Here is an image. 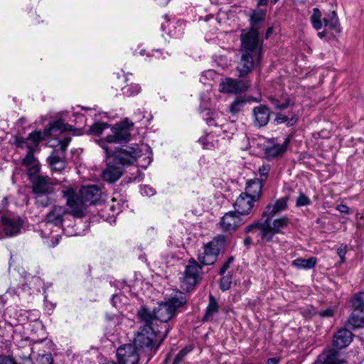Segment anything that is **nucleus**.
<instances>
[{"label": "nucleus", "instance_id": "42", "mask_svg": "<svg viewBox=\"0 0 364 364\" xmlns=\"http://www.w3.org/2000/svg\"><path fill=\"white\" fill-rule=\"evenodd\" d=\"M14 143L17 147L27 148L28 151H31L33 153V150H32L31 145L30 144L28 137L26 139L23 137H16Z\"/></svg>", "mask_w": 364, "mask_h": 364}, {"label": "nucleus", "instance_id": "20", "mask_svg": "<svg viewBox=\"0 0 364 364\" xmlns=\"http://www.w3.org/2000/svg\"><path fill=\"white\" fill-rule=\"evenodd\" d=\"M289 140L287 139L282 144L269 143L264 147L265 157L269 159H274L282 157L287 151Z\"/></svg>", "mask_w": 364, "mask_h": 364}, {"label": "nucleus", "instance_id": "11", "mask_svg": "<svg viewBox=\"0 0 364 364\" xmlns=\"http://www.w3.org/2000/svg\"><path fill=\"white\" fill-rule=\"evenodd\" d=\"M24 220L19 216H2L1 228L3 232H0V239L4 235L7 237H14L21 233L23 228Z\"/></svg>", "mask_w": 364, "mask_h": 364}, {"label": "nucleus", "instance_id": "34", "mask_svg": "<svg viewBox=\"0 0 364 364\" xmlns=\"http://www.w3.org/2000/svg\"><path fill=\"white\" fill-rule=\"evenodd\" d=\"M218 311V305L213 295L209 296V304L206 308L203 321H208Z\"/></svg>", "mask_w": 364, "mask_h": 364}, {"label": "nucleus", "instance_id": "33", "mask_svg": "<svg viewBox=\"0 0 364 364\" xmlns=\"http://www.w3.org/2000/svg\"><path fill=\"white\" fill-rule=\"evenodd\" d=\"M266 16V10L257 9L253 10L250 15V21L252 28H257L259 23L264 21Z\"/></svg>", "mask_w": 364, "mask_h": 364}, {"label": "nucleus", "instance_id": "13", "mask_svg": "<svg viewBox=\"0 0 364 364\" xmlns=\"http://www.w3.org/2000/svg\"><path fill=\"white\" fill-rule=\"evenodd\" d=\"M117 356L118 364H138L139 360L136 348L132 344L118 348Z\"/></svg>", "mask_w": 364, "mask_h": 364}, {"label": "nucleus", "instance_id": "48", "mask_svg": "<svg viewBox=\"0 0 364 364\" xmlns=\"http://www.w3.org/2000/svg\"><path fill=\"white\" fill-rule=\"evenodd\" d=\"M140 193L143 196H151L154 195L155 190L148 185H144L140 188Z\"/></svg>", "mask_w": 364, "mask_h": 364}, {"label": "nucleus", "instance_id": "26", "mask_svg": "<svg viewBox=\"0 0 364 364\" xmlns=\"http://www.w3.org/2000/svg\"><path fill=\"white\" fill-rule=\"evenodd\" d=\"M258 37L257 28L242 30L240 34L241 46H258Z\"/></svg>", "mask_w": 364, "mask_h": 364}, {"label": "nucleus", "instance_id": "60", "mask_svg": "<svg viewBox=\"0 0 364 364\" xmlns=\"http://www.w3.org/2000/svg\"><path fill=\"white\" fill-rule=\"evenodd\" d=\"M252 243V239L250 237H246L244 240L245 246L248 247Z\"/></svg>", "mask_w": 364, "mask_h": 364}, {"label": "nucleus", "instance_id": "31", "mask_svg": "<svg viewBox=\"0 0 364 364\" xmlns=\"http://www.w3.org/2000/svg\"><path fill=\"white\" fill-rule=\"evenodd\" d=\"M348 323L353 328H360L364 326V311L354 308L348 318Z\"/></svg>", "mask_w": 364, "mask_h": 364}, {"label": "nucleus", "instance_id": "45", "mask_svg": "<svg viewBox=\"0 0 364 364\" xmlns=\"http://www.w3.org/2000/svg\"><path fill=\"white\" fill-rule=\"evenodd\" d=\"M36 364H53V358L50 353L39 355Z\"/></svg>", "mask_w": 364, "mask_h": 364}, {"label": "nucleus", "instance_id": "62", "mask_svg": "<svg viewBox=\"0 0 364 364\" xmlns=\"http://www.w3.org/2000/svg\"><path fill=\"white\" fill-rule=\"evenodd\" d=\"M207 124L209 126L216 125V124L214 122V119L211 118L207 119Z\"/></svg>", "mask_w": 364, "mask_h": 364}, {"label": "nucleus", "instance_id": "10", "mask_svg": "<svg viewBox=\"0 0 364 364\" xmlns=\"http://www.w3.org/2000/svg\"><path fill=\"white\" fill-rule=\"evenodd\" d=\"M201 267L194 259H191L186 265L183 279L182 288L186 291H191L198 282Z\"/></svg>", "mask_w": 364, "mask_h": 364}, {"label": "nucleus", "instance_id": "54", "mask_svg": "<svg viewBox=\"0 0 364 364\" xmlns=\"http://www.w3.org/2000/svg\"><path fill=\"white\" fill-rule=\"evenodd\" d=\"M340 213H349V208L343 204H340L337 206L336 208Z\"/></svg>", "mask_w": 364, "mask_h": 364}, {"label": "nucleus", "instance_id": "1", "mask_svg": "<svg viewBox=\"0 0 364 364\" xmlns=\"http://www.w3.org/2000/svg\"><path fill=\"white\" fill-rule=\"evenodd\" d=\"M133 125L134 124L127 119L114 124L111 128V134L105 139H100L98 144L105 151L107 159H114V162L122 166L132 165L139 158L144 156V164H141V166L146 168L151 162V150L147 145L125 146L114 152L109 146V144H122L129 141L131 138L130 129Z\"/></svg>", "mask_w": 364, "mask_h": 364}, {"label": "nucleus", "instance_id": "39", "mask_svg": "<svg viewBox=\"0 0 364 364\" xmlns=\"http://www.w3.org/2000/svg\"><path fill=\"white\" fill-rule=\"evenodd\" d=\"M245 104V100L242 97H237L235 100L231 104L230 107V112L232 114L238 113L244 107Z\"/></svg>", "mask_w": 364, "mask_h": 364}, {"label": "nucleus", "instance_id": "27", "mask_svg": "<svg viewBox=\"0 0 364 364\" xmlns=\"http://www.w3.org/2000/svg\"><path fill=\"white\" fill-rule=\"evenodd\" d=\"M167 25L162 24V29L172 38H181L183 33L185 23L182 21H177L176 22H167Z\"/></svg>", "mask_w": 364, "mask_h": 364}, {"label": "nucleus", "instance_id": "21", "mask_svg": "<svg viewBox=\"0 0 364 364\" xmlns=\"http://www.w3.org/2000/svg\"><path fill=\"white\" fill-rule=\"evenodd\" d=\"M289 197L285 196L277 200L274 203H270L265 208L263 216L272 218L275 215L287 210Z\"/></svg>", "mask_w": 364, "mask_h": 364}, {"label": "nucleus", "instance_id": "7", "mask_svg": "<svg viewBox=\"0 0 364 364\" xmlns=\"http://www.w3.org/2000/svg\"><path fill=\"white\" fill-rule=\"evenodd\" d=\"M290 224V219L287 216H282L274 220L266 218L262 225V238L267 242L272 240L274 235L282 234L283 230Z\"/></svg>", "mask_w": 364, "mask_h": 364}, {"label": "nucleus", "instance_id": "25", "mask_svg": "<svg viewBox=\"0 0 364 364\" xmlns=\"http://www.w3.org/2000/svg\"><path fill=\"white\" fill-rule=\"evenodd\" d=\"M262 182L255 178L247 181L245 193L252 196L253 199L259 200L262 194Z\"/></svg>", "mask_w": 364, "mask_h": 364}, {"label": "nucleus", "instance_id": "19", "mask_svg": "<svg viewBox=\"0 0 364 364\" xmlns=\"http://www.w3.org/2000/svg\"><path fill=\"white\" fill-rule=\"evenodd\" d=\"M70 211L68 212V209L61 205H55L47 213L46 220L48 223L53 224L55 226L62 225L64 217Z\"/></svg>", "mask_w": 364, "mask_h": 364}, {"label": "nucleus", "instance_id": "64", "mask_svg": "<svg viewBox=\"0 0 364 364\" xmlns=\"http://www.w3.org/2000/svg\"><path fill=\"white\" fill-rule=\"evenodd\" d=\"M272 33V28H269L266 33V38H268L269 35Z\"/></svg>", "mask_w": 364, "mask_h": 364}, {"label": "nucleus", "instance_id": "59", "mask_svg": "<svg viewBox=\"0 0 364 364\" xmlns=\"http://www.w3.org/2000/svg\"><path fill=\"white\" fill-rule=\"evenodd\" d=\"M119 296L118 295H114L112 299V304L115 307H117V300H119Z\"/></svg>", "mask_w": 364, "mask_h": 364}, {"label": "nucleus", "instance_id": "28", "mask_svg": "<svg viewBox=\"0 0 364 364\" xmlns=\"http://www.w3.org/2000/svg\"><path fill=\"white\" fill-rule=\"evenodd\" d=\"M338 353L334 349H331L320 355L314 364H342L343 360L338 358Z\"/></svg>", "mask_w": 364, "mask_h": 364}, {"label": "nucleus", "instance_id": "37", "mask_svg": "<svg viewBox=\"0 0 364 364\" xmlns=\"http://www.w3.org/2000/svg\"><path fill=\"white\" fill-rule=\"evenodd\" d=\"M271 169V165H269V164H263L258 168V173L259 178L257 179L262 181V183L265 182L269 177Z\"/></svg>", "mask_w": 364, "mask_h": 364}, {"label": "nucleus", "instance_id": "46", "mask_svg": "<svg viewBox=\"0 0 364 364\" xmlns=\"http://www.w3.org/2000/svg\"><path fill=\"white\" fill-rule=\"evenodd\" d=\"M191 350V348H188V347L183 348L181 349L178 354L176 355L174 358L175 364H179L183 358Z\"/></svg>", "mask_w": 364, "mask_h": 364}, {"label": "nucleus", "instance_id": "44", "mask_svg": "<svg viewBox=\"0 0 364 364\" xmlns=\"http://www.w3.org/2000/svg\"><path fill=\"white\" fill-rule=\"evenodd\" d=\"M311 203V200L309 197L303 193H300L296 200V207H302L309 205Z\"/></svg>", "mask_w": 364, "mask_h": 364}, {"label": "nucleus", "instance_id": "41", "mask_svg": "<svg viewBox=\"0 0 364 364\" xmlns=\"http://www.w3.org/2000/svg\"><path fill=\"white\" fill-rule=\"evenodd\" d=\"M71 141V137L68 135H65L60 139H56L53 141L54 143H57V146L59 147V149L63 153L65 151L68 145Z\"/></svg>", "mask_w": 364, "mask_h": 364}, {"label": "nucleus", "instance_id": "56", "mask_svg": "<svg viewBox=\"0 0 364 364\" xmlns=\"http://www.w3.org/2000/svg\"><path fill=\"white\" fill-rule=\"evenodd\" d=\"M321 315L325 317H331L333 315V311L332 309H326L321 312Z\"/></svg>", "mask_w": 364, "mask_h": 364}, {"label": "nucleus", "instance_id": "57", "mask_svg": "<svg viewBox=\"0 0 364 364\" xmlns=\"http://www.w3.org/2000/svg\"><path fill=\"white\" fill-rule=\"evenodd\" d=\"M279 362V359L277 358H269L267 361V364H278Z\"/></svg>", "mask_w": 364, "mask_h": 364}, {"label": "nucleus", "instance_id": "61", "mask_svg": "<svg viewBox=\"0 0 364 364\" xmlns=\"http://www.w3.org/2000/svg\"><path fill=\"white\" fill-rule=\"evenodd\" d=\"M15 293H16V291H15V290H14L13 288H9V289L6 291L5 296H7V295H9H9H11V294H15Z\"/></svg>", "mask_w": 364, "mask_h": 364}, {"label": "nucleus", "instance_id": "55", "mask_svg": "<svg viewBox=\"0 0 364 364\" xmlns=\"http://www.w3.org/2000/svg\"><path fill=\"white\" fill-rule=\"evenodd\" d=\"M279 0H271L272 4H275L277 3ZM268 3V0H257V4L258 6H266Z\"/></svg>", "mask_w": 364, "mask_h": 364}, {"label": "nucleus", "instance_id": "22", "mask_svg": "<svg viewBox=\"0 0 364 364\" xmlns=\"http://www.w3.org/2000/svg\"><path fill=\"white\" fill-rule=\"evenodd\" d=\"M23 165L26 166L28 179L31 181L32 178H37L40 176L38 173L40 171V166L38 161L34 157L31 151H28L26 157L23 160Z\"/></svg>", "mask_w": 364, "mask_h": 364}, {"label": "nucleus", "instance_id": "49", "mask_svg": "<svg viewBox=\"0 0 364 364\" xmlns=\"http://www.w3.org/2000/svg\"><path fill=\"white\" fill-rule=\"evenodd\" d=\"M347 246L346 245H341L337 250L338 255L340 257L341 263H343L346 261L345 255L346 254Z\"/></svg>", "mask_w": 364, "mask_h": 364}, {"label": "nucleus", "instance_id": "6", "mask_svg": "<svg viewBox=\"0 0 364 364\" xmlns=\"http://www.w3.org/2000/svg\"><path fill=\"white\" fill-rule=\"evenodd\" d=\"M73 126L64 123L61 119L54 121L49 124L48 127L46 128L43 132L41 131H35L29 134L28 138L31 145L32 150L36 148L39 143L45 138V136L55 134L58 132H65L71 131Z\"/></svg>", "mask_w": 364, "mask_h": 364}, {"label": "nucleus", "instance_id": "16", "mask_svg": "<svg viewBox=\"0 0 364 364\" xmlns=\"http://www.w3.org/2000/svg\"><path fill=\"white\" fill-rule=\"evenodd\" d=\"M241 215L236 211H230L224 215L220 220L221 228L225 232L235 230L245 223Z\"/></svg>", "mask_w": 364, "mask_h": 364}, {"label": "nucleus", "instance_id": "24", "mask_svg": "<svg viewBox=\"0 0 364 364\" xmlns=\"http://www.w3.org/2000/svg\"><path fill=\"white\" fill-rule=\"evenodd\" d=\"M353 334L347 329H340L334 335L333 344L338 349L348 346L352 341Z\"/></svg>", "mask_w": 364, "mask_h": 364}, {"label": "nucleus", "instance_id": "15", "mask_svg": "<svg viewBox=\"0 0 364 364\" xmlns=\"http://www.w3.org/2000/svg\"><path fill=\"white\" fill-rule=\"evenodd\" d=\"M149 314L153 318L151 321V325L156 327L158 326V321L162 323L168 322L174 315V312L172 311L171 307L167 305L166 303L161 304L157 309L151 311L149 309Z\"/></svg>", "mask_w": 364, "mask_h": 364}, {"label": "nucleus", "instance_id": "14", "mask_svg": "<svg viewBox=\"0 0 364 364\" xmlns=\"http://www.w3.org/2000/svg\"><path fill=\"white\" fill-rule=\"evenodd\" d=\"M33 191L37 196L38 201L40 202L41 198L44 195H48L54 191L53 183L50 182L48 177L38 176L32 178Z\"/></svg>", "mask_w": 364, "mask_h": 364}, {"label": "nucleus", "instance_id": "40", "mask_svg": "<svg viewBox=\"0 0 364 364\" xmlns=\"http://www.w3.org/2000/svg\"><path fill=\"white\" fill-rule=\"evenodd\" d=\"M108 127L109 125L107 123L95 122L90 127V132L93 134L100 135L105 129L108 128Z\"/></svg>", "mask_w": 364, "mask_h": 364}, {"label": "nucleus", "instance_id": "35", "mask_svg": "<svg viewBox=\"0 0 364 364\" xmlns=\"http://www.w3.org/2000/svg\"><path fill=\"white\" fill-rule=\"evenodd\" d=\"M42 281L38 277H31L28 283L23 284L22 289L25 291L28 290L40 291V287L42 285Z\"/></svg>", "mask_w": 364, "mask_h": 364}, {"label": "nucleus", "instance_id": "63", "mask_svg": "<svg viewBox=\"0 0 364 364\" xmlns=\"http://www.w3.org/2000/svg\"><path fill=\"white\" fill-rule=\"evenodd\" d=\"M325 36H326V32H325V31H321V32H318V36L320 38H323Z\"/></svg>", "mask_w": 364, "mask_h": 364}, {"label": "nucleus", "instance_id": "18", "mask_svg": "<svg viewBox=\"0 0 364 364\" xmlns=\"http://www.w3.org/2000/svg\"><path fill=\"white\" fill-rule=\"evenodd\" d=\"M108 160L107 168L102 171V178L109 182L114 183L117 181L122 175V166L116 162L114 159H107Z\"/></svg>", "mask_w": 364, "mask_h": 364}, {"label": "nucleus", "instance_id": "17", "mask_svg": "<svg viewBox=\"0 0 364 364\" xmlns=\"http://www.w3.org/2000/svg\"><path fill=\"white\" fill-rule=\"evenodd\" d=\"M257 201L245 193H242L234 203L235 211L240 215H249L254 207V203Z\"/></svg>", "mask_w": 364, "mask_h": 364}, {"label": "nucleus", "instance_id": "3", "mask_svg": "<svg viewBox=\"0 0 364 364\" xmlns=\"http://www.w3.org/2000/svg\"><path fill=\"white\" fill-rule=\"evenodd\" d=\"M63 196L66 198L67 205L70 209V214L76 218H82L85 215L84 206L96 203L101 197V190L97 186H82L79 195L73 188H64Z\"/></svg>", "mask_w": 364, "mask_h": 364}, {"label": "nucleus", "instance_id": "58", "mask_svg": "<svg viewBox=\"0 0 364 364\" xmlns=\"http://www.w3.org/2000/svg\"><path fill=\"white\" fill-rule=\"evenodd\" d=\"M169 1L170 0H155L156 4L161 6L167 5V4L168 3Z\"/></svg>", "mask_w": 364, "mask_h": 364}, {"label": "nucleus", "instance_id": "29", "mask_svg": "<svg viewBox=\"0 0 364 364\" xmlns=\"http://www.w3.org/2000/svg\"><path fill=\"white\" fill-rule=\"evenodd\" d=\"M163 54L161 49H154L151 47H137L134 51V55L136 56H141L145 60L150 59L151 57H155L156 58H160Z\"/></svg>", "mask_w": 364, "mask_h": 364}, {"label": "nucleus", "instance_id": "32", "mask_svg": "<svg viewBox=\"0 0 364 364\" xmlns=\"http://www.w3.org/2000/svg\"><path fill=\"white\" fill-rule=\"evenodd\" d=\"M165 303L171 307L172 311L175 313L178 308L183 306L186 303V298L183 293L177 292Z\"/></svg>", "mask_w": 364, "mask_h": 364}, {"label": "nucleus", "instance_id": "5", "mask_svg": "<svg viewBox=\"0 0 364 364\" xmlns=\"http://www.w3.org/2000/svg\"><path fill=\"white\" fill-rule=\"evenodd\" d=\"M269 99L276 109L282 111L287 108H290L287 114H284L282 112L277 114L275 121L277 124L287 123L288 127H291L296 123L298 114L296 112L294 104L291 102L290 98L277 99L274 97H270Z\"/></svg>", "mask_w": 364, "mask_h": 364}, {"label": "nucleus", "instance_id": "50", "mask_svg": "<svg viewBox=\"0 0 364 364\" xmlns=\"http://www.w3.org/2000/svg\"><path fill=\"white\" fill-rule=\"evenodd\" d=\"M234 258L232 257H230L228 260L223 264L222 267L220 269L219 274L223 275L230 267V264L232 263Z\"/></svg>", "mask_w": 364, "mask_h": 364}, {"label": "nucleus", "instance_id": "12", "mask_svg": "<svg viewBox=\"0 0 364 364\" xmlns=\"http://www.w3.org/2000/svg\"><path fill=\"white\" fill-rule=\"evenodd\" d=\"M250 87V81L247 80H236L225 78L219 85V90L227 94H237L244 92Z\"/></svg>", "mask_w": 364, "mask_h": 364}, {"label": "nucleus", "instance_id": "4", "mask_svg": "<svg viewBox=\"0 0 364 364\" xmlns=\"http://www.w3.org/2000/svg\"><path fill=\"white\" fill-rule=\"evenodd\" d=\"M262 47H242L240 60L237 66L238 76H246L252 68L259 63Z\"/></svg>", "mask_w": 364, "mask_h": 364}, {"label": "nucleus", "instance_id": "53", "mask_svg": "<svg viewBox=\"0 0 364 364\" xmlns=\"http://www.w3.org/2000/svg\"><path fill=\"white\" fill-rule=\"evenodd\" d=\"M0 364H17L13 358L6 355H0Z\"/></svg>", "mask_w": 364, "mask_h": 364}, {"label": "nucleus", "instance_id": "38", "mask_svg": "<svg viewBox=\"0 0 364 364\" xmlns=\"http://www.w3.org/2000/svg\"><path fill=\"white\" fill-rule=\"evenodd\" d=\"M122 90L124 95L131 97L139 93L141 87L138 84H131L124 87Z\"/></svg>", "mask_w": 364, "mask_h": 364}, {"label": "nucleus", "instance_id": "23", "mask_svg": "<svg viewBox=\"0 0 364 364\" xmlns=\"http://www.w3.org/2000/svg\"><path fill=\"white\" fill-rule=\"evenodd\" d=\"M252 113L254 124L256 126L263 127L268 123L270 117V110L267 106L263 105H258L254 107Z\"/></svg>", "mask_w": 364, "mask_h": 364}, {"label": "nucleus", "instance_id": "30", "mask_svg": "<svg viewBox=\"0 0 364 364\" xmlns=\"http://www.w3.org/2000/svg\"><path fill=\"white\" fill-rule=\"evenodd\" d=\"M317 259L311 257L309 259L299 257L291 262V265L299 269L308 270L313 269L316 264Z\"/></svg>", "mask_w": 364, "mask_h": 364}, {"label": "nucleus", "instance_id": "9", "mask_svg": "<svg viewBox=\"0 0 364 364\" xmlns=\"http://www.w3.org/2000/svg\"><path fill=\"white\" fill-rule=\"evenodd\" d=\"M321 13L318 8H314L313 10V14L311 17V21L313 27L316 30L322 28L323 26L328 28L331 31L338 32L339 28L338 27V20L337 15L335 11L328 13L323 19V22L321 21Z\"/></svg>", "mask_w": 364, "mask_h": 364}, {"label": "nucleus", "instance_id": "52", "mask_svg": "<svg viewBox=\"0 0 364 364\" xmlns=\"http://www.w3.org/2000/svg\"><path fill=\"white\" fill-rule=\"evenodd\" d=\"M262 223H259V222H255L251 225H247L245 229V232H250L251 231H252L255 228H258L260 230V231L262 232Z\"/></svg>", "mask_w": 364, "mask_h": 364}, {"label": "nucleus", "instance_id": "2", "mask_svg": "<svg viewBox=\"0 0 364 364\" xmlns=\"http://www.w3.org/2000/svg\"><path fill=\"white\" fill-rule=\"evenodd\" d=\"M137 315L143 325L134 338V347L156 350L166 336L168 328L164 326V331H162L151 325L153 318L146 306H142L138 311Z\"/></svg>", "mask_w": 364, "mask_h": 364}, {"label": "nucleus", "instance_id": "47", "mask_svg": "<svg viewBox=\"0 0 364 364\" xmlns=\"http://www.w3.org/2000/svg\"><path fill=\"white\" fill-rule=\"evenodd\" d=\"M231 277L224 276L220 280V289L223 291H226L230 288L231 286Z\"/></svg>", "mask_w": 364, "mask_h": 364}, {"label": "nucleus", "instance_id": "51", "mask_svg": "<svg viewBox=\"0 0 364 364\" xmlns=\"http://www.w3.org/2000/svg\"><path fill=\"white\" fill-rule=\"evenodd\" d=\"M210 138V136L208 135L207 136L200 138L199 139V141L203 144V146L204 149H211L212 147H213V144L212 143H210L208 141Z\"/></svg>", "mask_w": 364, "mask_h": 364}, {"label": "nucleus", "instance_id": "43", "mask_svg": "<svg viewBox=\"0 0 364 364\" xmlns=\"http://www.w3.org/2000/svg\"><path fill=\"white\" fill-rule=\"evenodd\" d=\"M354 308L363 310L364 311V292L357 294L353 301Z\"/></svg>", "mask_w": 364, "mask_h": 364}, {"label": "nucleus", "instance_id": "36", "mask_svg": "<svg viewBox=\"0 0 364 364\" xmlns=\"http://www.w3.org/2000/svg\"><path fill=\"white\" fill-rule=\"evenodd\" d=\"M49 163L52 169L57 171H63L66 165L65 161L58 156H51Z\"/></svg>", "mask_w": 364, "mask_h": 364}, {"label": "nucleus", "instance_id": "8", "mask_svg": "<svg viewBox=\"0 0 364 364\" xmlns=\"http://www.w3.org/2000/svg\"><path fill=\"white\" fill-rule=\"evenodd\" d=\"M225 245V238L223 235H218L213 238L205 247L203 252L198 255V260L204 265L214 264L220 250Z\"/></svg>", "mask_w": 364, "mask_h": 364}]
</instances>
